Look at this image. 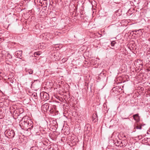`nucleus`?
I'll use <instances>...</instances> for the list:
<instances>
[{
  "mask_svg": "<svg viewBox=\"0 0 150 150\" xmlns=\"http://www.w3.org/2000/svg\"><path fill=\"white\" fill-rule=\"evenodd\" d=\"M33 122L30 119L25 120L23 118L19 122V125L21 128L24 130H27L33 127Z\"/></svg>",
  "mask_w": 150,
  "mask_h": 150,
  "instance_id": "1",
  "label": "nucleus"
},
{
  "mask_svg": "<svg viewBox=\"0 0 150 150\" xmlns=\"http://www.w3.org/2000/svg\"><path fill=\"white\" fill-rule=\"evenodd\" d=\"M4 133L6 135L9 136V138H13L15 134L14 131L12 129L6 130L5 131Z\"/></svg>",
  "mask_w": 150,
  "mask_h": 150,
  "instance_id": "2",
  "label": "nucleus"
},
{
  "mask_svg": "<svg viewBox=\"0 0 150 150\" xmlns=\"http://www.w3.org/2000/svg\"><path fill=\"white\" fill-rule=\"evenodd\" d=\"M40 96L41 100L43 101L47 100L49 98V95L45 92H41L40 94Z\"/></svg>",
  "mask_w": 150,
  "mask_h": 150,
  "instance_id": "3",
  "label": "nucleus"
},
{
  "mask_svg": "<svg viewBox=\"0 0 150 150\" xmlns=\"http://www.w3.org/2000/svg\"><path fill=\"white\" fill-rule=\"evenodd\" d=\"M12 88L13 91L15 93L19 92V89H18V85H13L11 86L10 85Z\"/></svg>",
  "mask_w": 150,
  "mask_h": 150,
  "instance_id": "4",
  "label": "nucleus"
},
{
  "mask_svg": "<svg viewBox=\"0 0 150 150\" xmlns=\"http://www.w3.org/2000/svg\"><path fill=\"white\" fill-rule=\"evenodd\" d=\"M133 117L134 120H135L137 122H138L140 121V117L139 115L138 114L133 115Z\"/></svg>",
  "mask_w": 150,
  "mask_h": 150,
  "instance_id": "5",
  "label": "nucleus"
},
{
  "mask_svg": "<svg viewBox=\"0 0 150 150\" xmlns=\"http://www.w3.org/2000/svg\"><path fill=\"white\" fill-rule=\"evenodd\" d=\"M9 138L6 135H5L3 137L1 141L4 144L7 143L8 142V139Z\"/></svg>",
  "mask_w": 150,
  "mask_h": 150,
  "instance_id": "6",
  "label": "nucleus"
},
{
  "mask_svg": "<svg viewBox=\"0 0 150 150\" xmlns=\"http://www.w3.org/2000/svg\"><path fill=\"white\" fill-rule=\"evenodd\" d=\"M22 51H18L15 53L16 57L17 58H20L22 56Z\"/></svg>",
  "mask_w": 150,
  "mask_h": 150,
  "instance_id": "7",
  "label": "nucleus"
},
{
  "mask_svg": "<svg viewBox=\"0 0 150 150\" xmlns=\"http://www.w3.org/2000/svg\"><path fill=\"white\" fill-rule=\"evenodd\" d=\"M49 106V104L45 103L42 105V107L44 111L48 110Z\"/></svg>",
  "mask_w": 150,
  "mask_h": 150,
  "instance_id": "8",
  "label": "nucleus"
},
{
  "mask_svg": "<svg viewBox=\"0 0 150 150\" xmlns=\"http://www.w3.org/2000/svg\"><path fill=\"white\" fill-rule=\"evenodd\" d=\"M112 90L113 91H117L120 92V91L122 90V88L120 86H116L112 88Z\"/></svg>",
  "mask_w": 150,
  "mask_h": 150,
  "instance_id": "9",
  "label": "nucleus"
},
{
  "mask_svg": "<svg viewBox=\"0 0 150 150\" xmlns=\"http://www.w3.org/2000/svg\"><path fill=\"white\" fill-rule=\"evenodd\" d=\"M142 125L141 124H137V125H136L134 126V129H142V127L144 125Z\"/></svg>",
  "mask_w": 150,
  "mask_h": 150,
  "instance_id": "10",
  "label": "nucleus"
},
{
  "mask_svg": "<svg viewBox=\"0 0 150 150\" xmlns=\"http://www.w3.org/2000/svg\"><path fill=\"white\" fill-rule=\"evenodd\" d=\"M57 89V91H62L63 88L61 86V85H57V87L55 88Z\"/></svg>",
  "mask_w": 150,
  "mask_h": 150,
  "instance_id": "11",
  "label": "nucleus"
},
{
  "mask_svg": "<svg viewBox=\"0 0 150 150\" xmlns=\"http://www.w3.org/2000/svg\"><path fill=\"white\" fill-rule=\"evenodd\" d=\"M38 147L36 146H33L31 147L30 150H38Z\"/></svg>",
  "mask_w": 150,
  "mask_h": 150,
  "instance_id": "12",
  "label": "nucleus"
},
{
  "mask_svg": "<svg viewBox=\"0 0 150 150\" xmlns=\"http://www.w3.org/2000/svg\"><path fill=\"white\" fill-rule=\"evenodd\" d=\"M18 89H19V92H22V91L23 90V87L21 85H18Z\"/></svg>",
  "mask_w": 150,
  "mask_h": 150,
  "instance_id": "13",
  "label": "nucleus"
},
{
  "mask_svg": "<svg viewBox=\"0 0 150 150\" xmlns=\"http://www.w3.org/2000/svg\"><path fill=\"white\" fill-rule=\"evenodd\" d=\"M33 98L35 99H37L38 98L37 93H35L34 94H33L32 95Z\"/></svg>",
  "mask_w": 150,
  "mask_h": 150,
  "instance_id": "14",
  "label": "nucleus"
},
{
  "mask_svg": "<svg viewBox=\"0 0 150 150\" xmlns=\"http://www.w3.org/2000/svg\"><path fill=\"white\" fill-rule=\"evenodd\" d=\"M28 71L29 74H32L33 72V70L32 69H28Z\"/></svg>",
  "mask_w": 150,
  "mask_h": 150,
  "instance_id": "15",
  "label": "nucleus"
},
{
  "mask_svg": "<svg viewBox=\"0 0 150 150\" xmlns=\"http://www.w3.org/2000/svg\"><path fill=\"white\" fill-rule=\"evenodd\" d=\"M116 42L115 41H113L111 42V44L112 46H114L115 45L116 43Z\"/></svg>",
  "mask_w": 150,
  "mask_h": 150,
  "instance_id": "16",
  "label": "nucleus"
},
{
  "mask_svg": "<svg viewBox=\"0 0 150 150\" xmlns=\"http://www.w3.org/2000/svg\"><path fill=\"white\" fill-rule=\"evenodd\" d=\"M6 57H8L9 59H11L12 57L11 55L9 53H7Z\"/></svg>",
  "mask_w": 150,
  "mask_h": 150,
  "instance_id": "17",
  "label": "nucleus"
},
{
  "mask_svg": "<svg viewBox=\"0 0 150 150\" xmlns=\"http://www.w3.org/2000/svg\"><path fill=\"white\" fill-rule=\"evenodd\" d=\"M39 54H39V53L38 52H35L34 53V55L35 57H37V56L39 55Z\"/></svg>",
  "mask_w": 150,
  "mask_h": 150,
  "instance_id": "18",
  "label": "nucleus"
},
{
  "mask_svg": "<svg viewBox=\"0 0 150 150\" xmlns=\"http://www.w3.org/2000/svg\"><path fill=\"white\" fill-rule=\"evenodd\" d=\"M132 32H141V30L140 29H139V30H134Z\"/></svg>",
  "mask_w": 150,
  "mask_h": 150,
  "instance_id": "19",
  "label": "nucleus"
},
{
  "mask_svg": "<svg viewBox=\"0 0 150 150\" xmlns=\"http://www.w3.org/2000/svg\"><path fill=\"white\" fill-rule=\"evenodd\" d=\"M35 81H37V82H39V81L38 80H34V81L33 82H32V84Z\"/></svg>",
  "mask_w": 150,
  "mask_h": 150,
  "instance_id": "20",
  "label": "nucleus"
},
{
  "mask_svg": "<svg viewBox=\"0 0 150 150\" xmlns=\"http://www.w3.org/2000/svg\"><path fill=\"white\" fill-rule=\"evenodd\" d=\"M35 1H37L38 2H39L41 4H42V2H41V1L40 0H35Z\"/></svg>",
  "mask_w": 150,
  "mask_h": 150,
  "instance_id": "21",
  "label": "nucleus"
},
{
  "mask_svg": "<svg viewBox=\"0 0 150 150\" xmlns=\"http://www.w3.org/2000/svg\"><path fill=\"white\" fill-rule=\"evenodd\" d=\"M12 150H20L16 148H14L12 149Z\"/></svg>",
  "mask_w": 150,
  "mask_h": 150,
  "instance_id": "22",
  "label": "nucleus"
},
{
  "mask_svg": "<svg viewBox=\"0 0 150 150\" xmlns=\"http://www.w3.org/2000/svg\"><path fill=\"white\" fill-rule=\"evenodd\" d=\"M141 91L144 90V88H143L142 87H141Z\"/></svg>",
  "mask_w": 150,
  "mask_h": 150,
  "instance_id": "23",
  "label": "nucleus"
},
{
  "mask_svg": "<svg viewBox=\"0 0 150 150\" xmlns=\"http://www.w3.org/2000/svg\"><path fill=\"white\" fill-rule=\"evenodd\" d=\"M122 119H129V118L127 117V118H123V117H122Z\"/></svg>",
  "mask_w": 150,
  "mask_h": 150,
  "instance_id": "24",
  "label": "nucleus"
},
{
  "mask_svg": "<svg viewBox=\"0 0 150 150\" xmlns=\"http://www.w3.org/2000/svg\"><path fill=\"white\" fill-rule=\"evenodd\" d=\"M89 125H88V126H87V128H88V127H89Z\"/></svg>",
  "mask_w": 150,
  "mask_h": 150,
  "instance_id": "25",
  "label": "nucleus"
},
{
  "mask_svg": "<svg viewBox=\"0 0 150 150\" xmlns=\"http://www.w3.org/2000/svg\"><path fill=\"white\" fill-rule=\"evenodd\" d=\"M124 137H125V138H126V136L125 135H124Z\"/></svg>",
  "mask_w": 150,
  "mask_h": 150,
  "instance_id": "26",
  "label": "nucleus"
},
{
  "mask_svg": "<svg viewBox=\"0 0 150 150\" xmlns=\"http://www.w3.org/2000/svg\"><path fill=\"white\" fill-rule=\"evenodd\" d=\"M1 72H0V74H1Z\"/></svg>",
  "mask_w": 150,
  "mask_h": 150,
  "instance_id": "27",
  "label": "nucleus"
},
{
  "mask_svg": "<svg viewBox=\"0 0 150 150\" xmlns=\"http://www.w3.org/2000/svg\"><path fill=\"white\" fill-rule=\"evenodd\" d=\"M96 115V117L97 116V115Z\"/></svg>",
  "mask_w": 150,
  "mask_h": 150,
  "instance_id": "28",
  "label": "nucleus"
},
{
  "mask_svg": "<svg viewBox=\"0 0 150 150\" xmlns=\"http://www.w3.org/2000/svg\"><path fill=\"white\" fill-rule=\"evenodd\" d=\"M32 86V85H31V86H30V87H31V86Z\"/></svg>",
  "mask_w": 150,
  "mask_h": 150,
  "instance_id": "29",
  "label": "nucleus"
},
{
  "mask_svg": "<svg viewBox=\"0 0 150 150\" xmlns=\"http://www.w3.org/2000/svg\"><path fill=\"white\" fill-rule=\"evenodd\" d=\"M88 131H90V129H89L88 130Z\"/></svg>",
  "mask_w": 150,
  "mask_h": 150,
  "instance_id": "30",
  "label": "nucleus"
},
{
  "mask_svg": "<svg viewBox=\"0 0 150 150\" xmlns=\"http://www.w3.org/2000/svg\"><path fill=\"white\" fill-rule=\"evenodd\" d=\"M114 1H115V0H114Z\"/></svg>",
  "mask_w": 150,
  "mask_h": 150,
  "instance_id": "31",
  "label": "nucleus"
}]
</instances>
